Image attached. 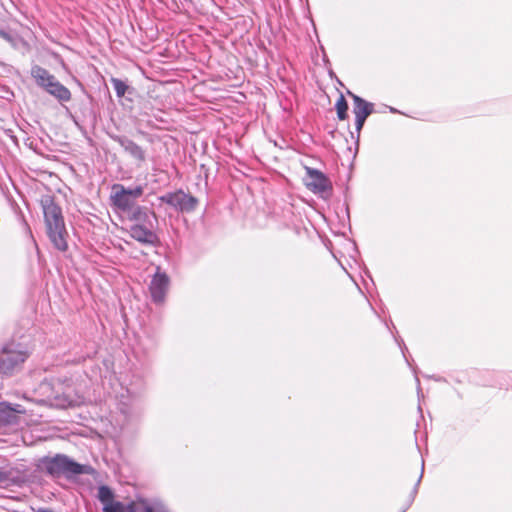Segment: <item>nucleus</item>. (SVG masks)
Segmentation results:
<instances>
[{
  "label": "nucleus",
  "instance_id": "obj_1",
  "mask_svg": "<svg viewBox=\"0 0 512 512\" xmlns=\"http://www.w3.org/2000/svg\"><path fill=\"white\" fill-rule=\"evenodd\" d=\"M41 205L50 240L59 251H66L68 248L66 241L67 232L61 208L55 203L51 196L43 197L41 199Z\"/></svg>",
  "mask_w": 512,
  "mask_h": 512
},
{
  "label": "nucleus",
  "instance_id": "obj_2",
  "mask_svg": "<svg viewBox=\"0 0 512 512\" xmlns=\"http://www.w3.org/2000/svg\"><path fill=\"white\" fill-rule=\"evenodd\" d=\"M97 497L103 505V512H144V503H148L143 499L131 501L128 504L117 501L111 488L106 485L98 488Z\"/></svg>",
  "mask_w": 512,
  "mask_h": 512
},
{
  "label": "nucleus",
  "instance_id": "obj_3",
  "mask_svg": "<svg viewBox=\"0 0 512 512\" xmlns=\"http://www.w3.org/2000/svg\"><path fill=\"white\" fill-rule=\"evenodd\" d=\"M28 352L21 349L20 345L8 343L0 352V373L5 375L12 374L28 358Z\"/></svg>",
  "mask_w": 512,
  "mask_h": 512
},
{
  "label": "nucleus",
  "instance_id": "obj_4",
  "mask_svg": "<svg viewBox=\"0 0 512 512\" xmlns=\"http://www.w3.org/2000/svg\"><path fill=\"white\" fill-rule=\"evenodd\" d=\"M144 193L142 186L127 189L122 184H114L111 187V204L119 210L129 211L136 204V200Z\"/></svg>",
  "mask_w": 512,
  "mask_h": 512
},
{
  "label": "nucleus",
  "instance_id": "obj_5",
  "mask_svg": "<svg viewBox=\"0 0 512 512\" xmlns=\"http://www.w3.org/2000/svg\"><path fill=\"white\" fill-rule=\"evenodd\" d=\"M43 465L46 471L51 475H78L85 472V467L74 462L65 455H56L51 458L43 459Z\"/></svg>",
  "mask_w": 512,
  "mask_h": 512
},
{
  "label": "nucleus",
  "instance_id": "obj_6",
  "mask_svg": "<svg viewBox=\"0 0 512 512\" xmlns=\"http://www.w3.org/2000/svg\"><path fill=\"white\" fill-rule=\"evenodd\" d=\"M305 171L304 184L310 191L317 194L331 190V182L323 172L308 166H305Z\"/></svg>",
  "mask_w": 512,
  "mask_h": 512
},
{
  "label": "nucleus",
  "instance_id": "obj_7",
  "mask_svg": "<svg viewBox=\"0 0 512 512\" xmlns=\"http://www.w3.org/2000/svg\"><path fill=\"white\" fill-rule=\"evenodd\" d=\"M169 284L170 279L168 275L162 272L160 267H157L156 273L152 277L149 285V291L155 303H162L164 301Z\"/></svg>",
  "mask_w": 512,
  "mask_h": 512
},
{
  "label": "nucleus",
  "instance_id": "obj_8",
  "mask_svg": "<svg viewBox=\"0 0 512 512\" xmlns=\"http://www.w3.org/2000/svg\"><path fill=\"white\" fill-rule=\"evenodd\" d=\"M161 199L162 201L175 207L176 209H179L182 212L193 211L198 204V200L195 197L186 194L182 190L169 193L163 196Z\"/></svg>",
  "mask_w": 512,
  "mask_h": 512
},
{
  "label": "nucleus",
  "instance_id": "obj_9",
  "mask_svg": "<svg viewBox=\"0 0 512 512\" xmlns=\"http://www.w3.org/2000/svg\"><path fill=\"white\" fill-rule=\"evenodd\" d=\"M353 99V113L355 115V126L360 131L365 123L366 118L373 112L372 103L365 101L361 97L349 92Z\"/></svg>",
  "mask_w": 512,
  "mask_h": 512
},
{
  "label": "nucleus",
  "instance_id": "obj_10",
  "mask_svg": "<svg viewBox=\"0 0 512 512\" xmlns=\"http://www.w3.org/2000/svg\"><path fill=\"white\" fill-rule=\"evenodd\" d=\"M130 236L142 244L155 245L158 240L157 235L153 231L139 224L131 226Z\"/></svg>",
  "mask_w": 512,
  "mask_h": 512
},
{
  "label": "nucleus",
  "instance_id": "obj_11",
  "mask_svg": "<svg viewBox=\"0 0 512 512\" xmlns=\"http://www.w3.org/2000/svg\"><path fill=\"white\" fill-rule=\"evenodd\" d=\"M44 89L60 101H69L71 99V92L69 89L55 78L53 81H50Z\"/></svg>",
  "mask_w": 512,
  "mask_h": 512
},
{
  "label": "nucleus",
  "instance_id": "obj_12",
  "mask_svg": "<svg viewBox=\"0 0 512 512\" xmlns=\"http://www.w3.org/2000/svg\"><path fill=\"white\" fill-rule=\"evenodd\" d=\"M120 145L124 148L126 152H128L134 159H136L139 162H144L145 157V151L144 149L133 142L132 140H120Z\"/></svg>",
  "mask_w": 512,
  "mask_h": 512
},
{
  "label": "nucleus",
  "instance_id": "obj_13",
  "mask_svg": "<svg viewBox=\"0 0 512 512\" xmlns=\"http://www.w3.org/2000/svg\"><path fill=\"white\" fill-rule=\"evenodd\" d=\"M31 74H32L33 78L35 79L36 83L43 88H45L46 85L50 81H53V79L55 78L46 69H44L40 66L33 67L31 70Z\"/></svg>",
  "mask_w": 512,
  "mask_h": 512
},
{
  "label": "nucleus",
  "instance_id": "obj_14",
  "mask_svg": "<svg viewBox=\"0 0 512 512\" xmlns=\"http://www.w3.org/2000/svg\"><path fill=\"white\" fill-rule=\"evenodd\" d=\"M19 412L5 403H0V427L14 423L17 420L16 413Z\"/></svg>",
  "mask_w": 512,
  "mask_h": 512
},
{
  "label": "nucleus",
  "instance_id": "obj_15",
  "mask_svg": "<svg viewBox=\"0 0 512 512\" xmlns=\"http://www.w3.org/2000/svg\"><path fill=\"white\" fill-rule=\"evenodd\" d=\"M335 109L337 112V117L339 120L343 121L348 117V104L342 93L339 94V97L335 103Z\"/></svg>",
  "mask_w": 512,
  "mask_h": 512
},
{
  "label": "nucleus",
  "instance_id": "obj_16",
  "mask_svg": "<svg viewBox=\"0 0 512 512\" xmlns=\"http://www.w3.org/2000/svg\"><path fill=\"white\" fill-rule=\"evenodd\" d=\"M111 82L113 84L117 96L123 97L128 89V86L122 80L117 78H112Z\"/></svg>",
  "mask_w": 512,
  "mask_h": 512
},
{
  "label": "nucleus",
  "instance_id": "obj_17",
  "mask_svg": "<svg viewBox=\"0 0 512 512\" xmlns=\"http://www.w3.org/2000/svg\"><path fill=\"white\" fill-rule=\"evenodd\" d=\"M5 478H6L5 473H4V472H2V471L0 470V482H2L3 480H5Z\"/></svg>",
  "mask_w": 512,
  "mask_h": 512
},
{
  "label": "nucleus",
  "instance_id": "obj_18",
  "mask_svg": "<svg viewBox=\"0 0 512 512\" xmlns=\"http://www.w3.org/2000/svg\"><path fill=\"white\" fill-rule=\"evenodd\" d=\"M36 512H54V511L51 509H39Z\"/></svg>",
  "mask_w": 512,
  "mask_h": 512
}]
</instances>
